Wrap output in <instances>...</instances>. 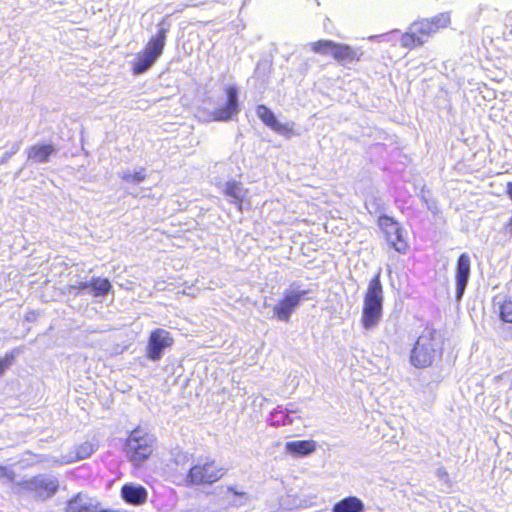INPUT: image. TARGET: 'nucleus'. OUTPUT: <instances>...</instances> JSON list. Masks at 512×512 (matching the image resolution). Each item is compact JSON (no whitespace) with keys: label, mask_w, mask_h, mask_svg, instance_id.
<instances>
[{"label":"nucleus","mask_w":512,"mask_h":512,"mask_svg":"<svg viewBox=\"0 0 512 512\" xmlns=\"http://www.w3.org/2000/svg\"><path fill=\"white\" fill-rule=\"evenodd\" d=\"M189 461V455L182 453L173 459V467L170 468V478L174 485L183 488L208 487L220 481L226 474L227 469L218 464L211 457H200L192 463L186 473H182L180 466Z\"/></svg>","instance_id":"obj_1"},{"label":"nucleus","mask_w":512,"mask_h":512,"mask_svg":"<svg viewBox=\"0 0 512 512\" xmlns=\"http://www.w3.org/2000/svg\"><path fill=\"white\" fill-rule=\"evenodd\" d=\"M443 354V338L434 329L425 328L410 353L411 364L420 369L430 367Z\"/></svg>","instance_id":"obj_2"},{"label":"nucleus","mask_w":512,"mask_h":512,"mask_svg":"<svg viewBox=\"0 0 512 512\" xmlns=\"http://www.w3.org/2000/svg\"><path fill=\"white\" fill-rule=\"evenodd\" d=\"M384 291L381 272H377L369 281L363 296L361 324L366 330L376 327L383 315Z\"/></svg>","instance_id":"obj_3"},{"label":"nucleus","mask_w":512,"mask_h":512,"mask_svg":"<svg viewBox=\"0 0 512 512\" xmlns=\"http://www.w3.org/2000/svg\"><path fill=\"white\" fill-rule=\"evenodd\" d=\"M449 23V16L444 14L414 21L408 30L402 34L401 46L409 50L422 46L440 29L447 27Z\"/></svg>","instance_id":"obj_4"},{"label":"nucleus","mask_w":512,"mask_h":512,"mask_svg":"<svg viewBox=\"0 0 512 512\" xmlns=\"http://www.w3.org/2000/svg\"><path fill=\"white\" fill-rule=\"evenodd\" d=\"M168 30L158 29L157 33L151 36L144 49L136 54L132 62V73L140 75L149 70L157 59L163 54Z\"/></svg>","instance_id":"obj_5"},{"label":"nucleus","mask_w":512,"mask_h":512,"mask_svg":"<svg viewBox=\"0 0 512 512\" xmlns=\"http://www.w3.org/2000/svg\"><path fill=\"white\" fill-rule=\"evenodd\" d=\"M310 49L319 55H330L337 63L349 65L358 63L363 55L359 49L344 43L334 42L327 39H319L310 44Z\"/></svg>","instance_id":"obj_6"},{"label":"nucleus","mask_w":512,"mask_h":512,"mask_svg":"<svg viewBox=\"0 0 512 512\" xmlns=\"http://www.w3.org/2000/svg\"><path fill=\"white\" fill-rule=\"evenodd\" d=\"M153 442L149 433L139 427L133 429L126 438L124 448L128 460L134 465L144 463L153 453Z\"/></svg>","instance_id":"obj_7"},{"label":"nucleus","mask_w":512,"mask_h":512,"mask_svg":"<svg viewBox=\"0 0 512 512\" xmlns=\"http://www.w3.org/2000/svg\"><path fill=\"white\" fill-rule=\"evenodd\" d=\"M377 224L391 248L401 254L407 252L409 245L404 236V230L393 217L381 215L378 217Z\"/></svg>","instance_id":"obj_8"},{"label":"nucleus","mask_w":512,"mask_h":512,"mask_svg":"<svg viewBox=\"0 0 512 512\" xmlns=\"http://www.w3.org/2000/svg\"><path fill=\"white\" fill-rule=\"evenodd\" d=\"M173 344L174 338L169 331L155 328L148 337L146 357L152 361H158L162 358L164 350L172 347Z\"/></svg>","instance_id":"obj_9"},{"label":"nucleus","mask_w":512,"mask_h":512,"mask_svg":"<svg viewBox=\"0 0 512 512\" xmlns=\"http://www.w3.org/2000/svg\"><path fill=\"white\" fill-rule=\"evenodd\" d=\"M307 291H289L274 305L273 312L278 320L288 322L292 313L306 298Z\"/></svg>","instance_id":"obj_10"},{"label":"nucleus","mask_w":512,"mask_h":512,"mask_svg":"<svg viewBox=\"0 0 512 512\" xmlns=\"http://www.w3.org/2000/svg\"><path fill=\"white\" fill-rule=\"evenodd\" d=\"M256 114L264 125L275 131L276 133L287 138L295 135L294 122L280 123L274 113L264 104L256 107Z\"/></svg>","instance_id":"obj_11"},{"label":"nucleus","mask_w":512,"mask_h":512,"mask_svg":"<svg viewBox=\"0 0 512 512\" xmlns=\"http://www.w3.org/2000/svg\"><path fill=\"white\" fill-rule=\"evenodd\" d=\"M227 101L225 105L219 106L211 113L213 121H228L239 112L238 89L234 85L225 88Z\"/></svg>","instance_id":"obj_12"},{"label":"nucleus","mask_w":512,"mask_h":512,"mask_svg":"<svg viewBox=\"0 0 512 512\" xmlns=\"http://www.w3.org/2000/svg\"><path fill=\"white\" fill-rule=\"evenodd\" d=\"M64 512H114L111 509L104 508L102 504L82 492L73 495L67 502Z\"/></svg>","instance_id":"obj_13"},{"label":"nucleus","mask_w":512,"mask_h":512,"mask_svg":"<svg viewBox=\"0 0 512 512\" xmlns=\"http://www.w3.org/2000/svg\"><path fill=\"white\" fill-rule=\"evenodd\" d=\"M471 270V259L467 253H462L456 263L455 282L456 298L460 300L468 284Z\"/></svg>","instance_id":"obj_14"},{"label":"nucleus","mask_w":512,"mask_h":512,"mask_svg":"<svg viewBox=\"0 0 512 512\" xmlns=\"http://www.w3.org/2000/svg\"><path fill=\"white\" fill-rule=\"evenodd\" d=\"M121 498L130 505L140 506L146 503L148 492L142 485L125 483L120 490Z\"/></svg>","instance_id":"obj_15"},{"label":"nucleus","mask_w":512,"mask_h":512,"mask_svg":"<svg viewBox=\"0 0 512 512\" xmlns=\"http://www.w3.org/2000/svg\"><path fill=\"white\" fill-rule=\"evenodd\" d=\"M35 499H46L53 496L58 489L57 480L34 479L30 486Z\"/></svg>","instance_id":"obj_16"},{"label":"nucleus","mask_w":512,"mask_h":512,"mask_svg":"<svg viewBox=\"0 0 512 512\" xmlns=\"http://www.w3.org/2000/svg\"><path fill=\"white\" fill-rule=\"evenodd\" d=\"M317 444L314 440H295L285 444L286 451L293 457L307 456L316 450Z\"/></svg>","instance_id":"obj_17"},{"label":"nucleus","mask_w":512,"mask_h":512,"mask_svg":"<svg viewBox=\"0 0 512 512\" xmlns=\"http://www.w3.org/2000/svg\"><path fill=\"white\" fill-rule=\"evenodd\" d=\"M55 148L51 144L33 145L27 151L28 160L37 163L47 162L54 153Z\"/></svg>","instance_id":"obj_18"},{"label":"nucleus","mask_w":512,"mask_h":512,"mask_svg":"<svg viewBox=\"0 0 512 512\" xmlns=\"http://www.w3.org/2000/svg\"><path fill=\"white\" fill-rule=\"evenodd\" d=\"M333 512H364L363 502L355 497L349 496L335 503L332 507Z\"/></svg>","instance_id":"obj_19"},{"label":"nucleus","mask_w":512,"mask_h":512,"mask_svg":"<svg viewBox=\"0 0 512 512\" xmlns=\"http://www.w3.org/2000/svg\"><path fill=\"white\" fill-rule=\"evenodd\" d=\"M225 196L231 199V202L242 211L244 190L241 183L236 181H228L223 190Z\"/></svg>","instance_id":"obj_20"},{"label":"nucleus","mask_w":512,"mask_h":512,"mask_svg":"<svg viewBox=\"0 0 512 512\" xmlns=\"http://www.w3.org/2000/svg\"><path fill=\"white\" fill-rule=\"evenodd\" d=\"M96 450V445L90 441L80 443L70 452L69 461L75 462L89 458Z\"/></svg>","instance_id":"obj_21"},{"label":"nucleus","mask_w":512,"mask_h":512,"mask_svg":"<svg viewBox=\"0 0 512 512\" xmlns=\"http://www.w3.org/2000/svg\"><path fill=\"white\" fill-rule=\"evenodd\" d=\"M497 312L499 320L503 324L512 325V293L506 295L498 304Z\"/></svg>","instance_id":"obj_22"},{"label":"nucleus","mask_w":512,"mask_h":512,"mask_svg":"<svg viewBox=\"0 0 512 512\" xmlns=\"http://www.w3.org/2000/svg\"><path fill=\"white\" fill-rule=\"evenodd\" d=\"M89 285L96 297L104 296L112 289L110 281L106 278L93 277Z\"/></svg>","instance_id":"obj_23"},{"label":"nucleus","mask_w":512,"mask_h":512,"mask_svg":"<svg viewBox=\"0 0 512 512\" xmlns=\"http://www.w3.org/2000/svg\"><path fill=\"white\" fill-rule=\"evenodd\" d=\"M146 170L141 167L134 172H127L121 175V179L127 183H139L146 179Z\"/></svg>","instance_id":"obj_24"},{"label":"nucleus","mask_w":512,"mask_h":512,"mask_svg":"<svg viewBox=\"0 0 512 512\" xmlns=\"http://www.w3.org/2000/svg\"><path fill=\"white\" fill-rule=\"evenodd\" d=\"M87 288H90L89 282H79L76 285L70 286V290H74L77 293L86 290Z\"/></svg>","instance_id":"obj_25"},{"label":"nucleus","mask_w":512,"mask_h":512,"mask_svg":"<svg viewBox=\"0 0 512 512\" xmlns=\"http://www.w3.org/2000/svg\"><path fill=\"white\" fill-rule=\"evenodd\" d=\"M10 365V359L0 358V377L5 372L6 368Z\"/></svg>","instance_id":"obj_26"},{"label":"nucleus","mask_w":512,"mask_h":512,"mask_svg":"<svg viewBox=\"0 0 512 512\" xmlns=\"http://www.w3.org/2000/svg\"><path fill=\"white\" fill-rule=\"evenodd\" d=\"M505 230L507 233L512 235V217L508 219V221L505 223Z\"/></svg>","instance_id":"obj_27"},{"label":"nucleus","mask_w":512,"mask_h":512,"mask_svg":"<svg viewBox=\"0 0 512 512\" xmlns=\"http://www.w3.org/2000/svg\"><path fill=\"white\" fill-rule=\"evenodd\" d=\"M506 193H507L508 197L512 200V182L507 183Z\"/></svg>","instance_id":"obj_28"},{"label":"nucleus","mask_w":512,"mask_h":512,"mask_svg":"<svg viewBox=\"0 0 512 512\" xmlns=\"http://www.w3.org/2000/svg\"><path fill=\"white\" fill-rule=\"evenodd\" d=\"M7 468L5 466L0 465V478L7 476Z\"/></svg>","instance_id":"obj_29"}]
</instances>
